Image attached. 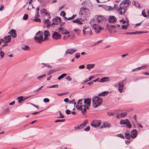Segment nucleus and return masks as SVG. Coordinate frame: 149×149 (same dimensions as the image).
<instances>
[{
	"mask_svg": "<svg viewBox=\"0 0 149 149\" xmlns=\"http://www.w3.org/2000/svg\"><path fill=\"white\" fill-rule=\"evenodd\" d=\"M83 99L79 100L77 102L76 108L77 109L81 110L82 113L84 115L86 111V109H88L89 107L91 105V98L84 99V104H82L81 101Z\"/></svg>",
	"mask_w": 149,
	"mask_h": 149,
	"instance_id": "f257e3e1",
	"label": "nucleus"
},
{
	"mask_svg": "<svg viewBox=\"0 0 149 149\" xmlns=\"http://www.w3.org/2000/svg\"><path fill=\"white\" fill-rule=\"evenodd\" d=\"M131 3L129 0H123L118 6L117 4H115L113 9L116 10L120 14L122 15L126 12L128 7Z\"/></svg>",
	"mask_w": 149,
	"mask_h": 149,
	"instance_id": "f03ea898",
	"label": "nucleus"
},
{
	"mask_svg": "<svg viewBox=\"0 0 149 149\" xmlns=\"http://www.w3.org/2000/svg\"><path fill=\"white\" fill-rule=\"evenodd\" d=\"M90 24L93 26V29L96 33H99L101 29H103V27H101L98 24H104L105 20L104 19H91L90 22Z\"/></svg>",
	"mask_w": 149,
	"mask_h": 149,
	"instance_id": "7ed1b4c3",
	"label": "nucleus"
},
{
	"mask_svg": "<svg viewBox=\"0 0 149 149\" xmlns=\"http://www.w3.org/2000/svg\"><path fill=\"white\" fill-rule=\"evenodd\" d=\"M44 22L45 24H46L47 27H49L52 24H60V25L61 26L65 23V22H62L61 19H52L51 21L49 20V19H45Z\"/></svg>",
	"mask_w": 149,
	"mask_h": 149,
	"instance_id": "20e7f679",
	"label": "nucleus"
},
{
	"mask_svg": "<svg viewBox=\"0 0 149 149\" xmlns=\"http://www.w3.org/2000/svg\"><path fill=\"white\" fill-rule=\"evenodd\" d=\"M93 106L94 108L97 107L102 103V98L98 96H95L92 98Z\"/></svg>",
	"mask_w": 149,
	"mask_h": 149,
	"instance_id": "39448f33",
	"label": "nucleus"
},
{
	"mask_svg": "<svg viewBox=\"0 0 149 149\" xmlns=\"http://www.w3.org/2000/svg\"><path fill=\"white\" fill-rule=\"evenodd\" d=\"M43 35L42 32L39 31L36 34L34 39L37 42L41 43L42 42L45 41L44 40V38L43 39Z\"/></svg>",
	"mask_w": 149,
	"mask_h": 149,
	"instance_id": "423d86ee",
	"label": "nucleus"
},
{
	"mask_svg": "<svg viewBox=\"0 0 149 149\" xmlns=\"http://www.w3.org/2000/svg\"><path fill=\"white\" fill-rule=\"evenodd\" d=\"M79 14L83 15L84 17H88L90 15L88 9L85 8H80Z\"/></svg>",
	"mask_w": 149,
	"mask_h": 149,
	"instance_id": "0eeeda50",
	"label": "nucleus"
},
{
	"mask_svg": "<svg viewBox=\"0 0 149 149\" xmlns=\"http://www.w3.org/2000/svg\"><path fill=\"white\" fill-rule=\"evenodd\" d=\"M83 32L84 36L86 34L89 36H91L92 35L91 29L88 26H84L83 27Z\"/></svg>",
	"mask_w": 149,
	"mask_h": 149,
	"instance_id": "6e6552de",
	"label": "nucleus"
},
{
	"mask_svg": "<svg viewBox=\"0 0 149 149\" xmlns=\"http://www.w3.org/2000/svg\"><path fill=\"white\" fill-rule=\"evenodd\" d=\"M101 125V123L100 121L97 120H93L91 123V125L95 128L99 127Z\"/></svg>",
	"mask_w": 149,
	"mask_h": 149,
	"instance_id": "1a4fd4ad",
	"label": "nucleus"
},
{
	"mask_svg": "<svg viewBox=\"0 0 149 149\" xmlns=\"http://www.w3.org/2000/svg\"><path fill=\"white\" fill-rule=\"evenodd\" d=\"M118 90L120 93L123 92L124 87V83L119 81L118 84Z\"/></svg>",
	"mask_w": 149,
	"mask_h": 149,
	"instance_id": "9d476101",
	"label": "nucleus"
},
{
	"mask_svg": "<svg viewBox=\"0 0 149 149\" xmlns=\"http://www.w3.org/2000/svg\"><path fill=\"white\" fill-rule=\"evenodd\" d=\"M137 135V132L136 130L134 129L130 132V137L133 139L135 138Z\"/></svg>",
	"mask_w": 149,
	"mask_h": 149,
	"instance_id": "9b49d317",
	"label": "nucleus"
},
{
	"mask_svg": "<svg viewBox=\"0 0 149 149\" xmlns=\"http://www.w3.org/2000/svg\"><path fill=\"white\" fill-rule=\"evenodd\" d=\"M58 31L61 34H66L69 33V32L67 31L66 29L63 28H59L58 29Z\"/></svg>",
	"mask_w": 149,
	"mask_h": 149,
	"instance_id": "f8f14e48",
	"label": "nucleus"
},
{
	"mask_svg": "<svg viewBox=\"0 0 149 149\" xmlns=\"http://www.w3.org/2000/svg\"><path fill=\"white\" fill-rule=\"evenodd\" d=\"M61 35L57 32H54L52 34V37L53 39L57 40L61 38Z\"/></svg>",
	"mask_w": 149,
	"mask_h": 149,
	"instance_id": "ddd939ff",
	"label": "nucleus"
},
{
	"mask_svg": "<svg viewBox=\"0 0 149 149\" xmlns=\"http://www.w3.org/2000/svg\"><path fill=\"white\" fill-rule=\"evenodd\" d=\"M77 50L76 49H67L65 52V54H72L74 52Z\"/></svg>",
	"mask_w": 149,
	"mask_h": 149,
	"instance_id": "4468645a",
	"label": "nucleus"
},
{
	"mask_svg": "<svg viewBox=\"0 0 149 149\" xmlns=\"http://www.w3.org/2000/svg\"><path fill=\"white\" fill-rule=\"evenodd\" d=\"M11 36L8 35L3 38V42L5 43H9L11 40Z\"/></svg>",
	"mask_w": 149,
	"mask_h": 149,
	"instance_id": "2eb2a0df",
	"label": "nucleus"
},
{
	"mask_svg": "<svg viewBox=\"0 0 149 149\" xmlns=\"http://www.w3.org/2000/svg\"><path fill=\"white\" fill-rule=\"evenodd\" d=\"M44 35H45L44 40L46 41L48 40L49 38L48 37L50 36L48 31L45 30L44 31Z\"/></svg>",
	"mask_w": 149,
	"mask_h": 149,
	"instance_id": "dca6fc26",
	"label": "nucleus"
},
{
	"mask_svg": "<svg viewBox=\"0 0 149 149\" xmlns=\"http://www.w3.org/2000/svg\"><path fill=\"white\" fill-rule=\"evenodd\" d=\"M11 35L13 38H15L16 37V33L15 32V30L13 29L11 30L8 33Z\"/></svg>",
	"mask_w": 149,
	"mask_h": 149,
	"instance_id": "f3484780",
	"label": "nucleus"
},
{
	"mask_svg": "<svg viewBox=\"0 0 149 149\" xmlns=\"http://www.w3.org/2000/svg\"><path fill=\"white\" fill-rule=\"evenodd\" d=\"M127 112H124L121 113H120L119 114H117L116 116L117 118H121L127 115Z\"/></svg>",
	"mask_w": 149,
	"mask_h": 149,
	"instance_id": "a211bd4d",
	"label": "nucleus"
},
{
	"mask_svg": "<svg viewBox=\"0 0 149 149\" xmlns=\"http://www.w3.org/2000/svg\"><path fill=\"white\" fill-rule=\"evenodd\" d=\"M129 120L128 119L121 120L120 121V123L121 125H126L129 123Z\"/></svg>",
	"mask_w": 149,
	"mask_h": 149,
	"instance_id": "6ab92c4d",
	"label": "nucleus"
},
{
	"mask_svg": "<svg viewBox=\"0 0 149 149\" xmlns=\"http://www.w3.org/2000/svg\"><path fill=\"white\" fill-rule=\"evenodd\" d=\"M31 96H29L28 97H27L26 98H25L24 99H23V96H20L19 97H18L17 98V100H18V102L19 103H21L22 101H24V100H25L26 99H27L28 98H29L31 97Z\"/></svg>",
	"mask_w": 149,
	"mask_h": 149,
	"instance_id": "aec40b11",
	"label": "nucleus"
},
{
	"mask_svg": "<svg viewBox=\"0 0 149 149\" xmlns=\"http://www.w3.org/2000/svg\"><path fill=\"white\" fill-rule=\"evenodd\" d=\"M109 77H105L99 80V82H104L107 81H109L108 80Z\"/></svg>",
	"mask_w": 149,
	"mask_h": 149,
	"instance_id": "412c9836",
	"label": "nucleus"
},
{
	"mask_svg": "<svg viewBox=\"0 0 149 149\" xmlns=\"http://www.w3.org/2000/svg\"><path fill=\"white\" fill-rule=\"evenodd\" d=\"M129 25V21H127L126 24H124L122 25V28L123 29L126 30L127 29Z\"/></svg>",
	"mask_w": 149,
	"mask_h": 149,
	"instance_id": "4be33fe9",
	"label": "nucleus"
},
{
	"mask_svg": "<svg viewBox=\"0 0 149 149\" xmlns=\"http://www.w3.org/2000/svg\"><path fill=\"white\" fill-rule=\"evenodd\" d=\"M87 120H85L82 124L79 125V126L80 128H82L85 127L87 125Z\"/></svg>",
	"mask_w": 149,
	"mask_h": 149,
	"instance_id": "5701e85b",
	"label": "nucleus"
},
{
	"mask_svg": "<svg viewBox=\"0 0 149 149\" xmlns=\"http://www.w3.org/2000/svg\"><path fill=\"white\" fill-rule=\"evenodd\" d=\"M109 92L108 91H104L100 93L99 94H98V96H104L107 95L108 94Z\"/></svg>",
	"mask_w": 149,
	"mask_h": 149,
	"instance_id": "b1692460",
	"label": "nucleus"
},
{
	"mask_svg": "<svg viewBox=\"0 0 149 149\" xmlns=\"http://www.w3.org/2000/svg\"><path fill=\"white\" fill-rule=\"evenodd\" d=\"M125 136L127 139H130V132L129 131L127 130L125 134Z\"/></svg>",
	"mask_w": 149,
	"mask_h": 149,
	"instance_id": "393cba45",
	"label": "nucleus"
},
{
	"mask_svg": "<svg viewBox=\"0 0 149 149\" xmlns=\"http://www.w3.org/2000/svg\"><path fill=\"white\" fill-rule=\"evenodd\" d=\"M73 23H77L78 24L81 25L83 24V23L79 20V19H74L72 21Z\"/></svg>",
	"mask_w": 149,
	"mask_h": 149,
	"instance_id": "a878e982",
	"label": "nucleus"
},
{
	"mask_svg": "<svg viewBox=\"0 0 149 149\" xmlns=\"http://www.w3.org/2000/svg\"><path fill=\"white\" fill-rule=\"evenodd\" d=\"M132 3L133 5L136 7H137L139 8H140V4L138 2L136 1H133Z\"/></svg>",
	"mask_w": 149,
	"mask_h": 149,
	"instance_id": "bb28decb",
	"label": "nucleus"
},
{
	"mask_svg": "<svg viewBox=\"0 0 149 149\" xmlns=\"http://www.w3.org/2000/svg\"><path fill=\"white\" fill-rule=\"evenodd\" d=\"M95 66V64H88L86 65V67L87 69H89L90 70V69L93 68Z\"/></svg>",
	"mask_w": 149,
	"mask_h": 149,
	"instance_id": "cd10ccee",
	"label": "nucleus"
},
{
	"mask_svg": "<svg viewBox=\"0 0 149 149\" xmlns=\"http://www.w3.org/2000/svg\"><path fill=\"white\" fill-rule=\"evenodd\" d=\"M21 48L24 50H30L29 47L27 45H24L21 47Z\"/></svg>",
	"mask_w": 149,
	"mask_h": 149,
	"instance_id": "c85d7f7f",
	"label": "nucleus"
},
{
	"mask_svg": "<svg viewBox=\"0 0 149 149\" xmlns=\"http://www.w3.org/2000/svg\"><path fill=\"white\" fill-rule=\"evenodd\" d=\"M67 75L66 73H63L61 75H60L59 77H58V80H60L61 79L63 78L65 76Z\"/></svg>",
	"mask_w": 149,
	"mask_h": 149,
	"instance_id": "c756f323",
	"label": "nucleus"
},
{
	"mask_svg": "<svg viewBox=\"0 0 149 149\" xmlns=\"http://www.w3.org/2000/svg\"><path fill=\"white\" fill-rule=\"evenodd\" d=\"M10 111V109L9 108H7L5 109H4L3 111V113H8Z\"/></svg>",
	"mask_w": 149,
	"mask_h": 149,
	"instance_id": "7c9ffc66",
	"label": "nucleus"
},
{
	"mask_svg": "<svg viewBox=\"0 0 149 149\" xmlns=\"http://www.w3.org/2000/svg\"><path fill=\"white\" fill-rule=\"evenodd\" d=\"M74 31L78 35H80L81 31L79 29H74Z\"/></svg>",
	"mask_w": 149,
	"mask_h": 149,
	"instance_id": "2f4dec72",
	"label": "nucleus"
},
{
	"mask_svg": "<svg viewBox=\"0 0 149 149\" xmlns=\"http://www.w3.org/2000/svg\"><path fill=\"white\" fill-rule=\"evenodd\" d=\"M96 17L97 19H106L107 17H105L103 15H97L95 16Z\"/></svg>",
	"mask_w": 149,
	"mask_h": 149,
	"instance_id": "473e14b6",
	"label": "nucleus"
},
{
	"mask_svg": "<svg viewBox=\"0 0 149 149\" xmlns=\"http://www.w3.org/2000/svg\"><path fill=\"white\" fill-rule=\"evenodd\" d=\"M148 32L147 31L146 32H142V31H136L134 32V34H141L143 33H147Z\"/></svg>",
	"mask_w": 149,
	"mask_h": 149,
	"instance_id": "72a5a7b5",
	"label": "nucleus"
},
{
	"mask_svg": "<svg viewBox=\"0 0 149 149\" xmlns=\"http://www.w3.org/2000/svg\"><path fill=\"white\" fill-rule=\"evenodd\" d=\"M108 20L110 23H114L117 21V19H108Z\"/></svg>",
	"mask_w": 149,
	"mask_h": 149,
	"instance_id": "f704fd0d",
	"label": "nucleus"
},
{
	"mask_svg": "<svg viewBox=\"0 0 149 149\" xmlns=\"http://www.w3.org/2000/svg\"><path fill=\"white\" fill-rule=\"evenodd\" d=\"M147 65H145L143 66H141V67H138V68H137L138 70H141L142 69H143L145 68H146L147 67Z\"/></svg>",
	"mask_w": 149,
	"mask_h": 149,
	"instance_id": "c9c22d12",
	"label": "nucleus"
},
{
	"mask_svg": "<svg viewBox=\"0 0 149 149\" xmlns=\"http://www.w3.org/2000/svg\"><path fill=\"white\" fill-rule=\"evenodd\" d=\"M58 87V85L56 84V85H53V86H47V88H57Z\"/></svg>",
	"mask_w": 149,
	"mask_h": 149,
	"instance_id": "e433bc0d",
	"label": "nucleus"
},
{
	"mask_svg": "<svg viewBox=\"0 0 149 149\" xmlns=\"http://www.w3.org/2000/svg\"><path fill=\"white\" fill-rule=\"evenodd\" d=\"M56 71V70H52L49 71L47 73L48 75L50 74L53 73Z\"/></svg>",
	"mask_w": 149,
	"mask_h": 149,
	"instance_id": "4c0bfd02",
	"label": "nucleus"
},
{
	"mask_svg": "<svg viewBox=\"0 0 149 149\" xmlns=\"http://www.w3.org/2000/svg\"><path fill=\"white\" fill-rule=\"evenodd\" d=\"M46 75L45 74H43L42 75L38 76L37 77V79L39 80L42 78L43 77H45Z\"/></svg>",
	"mask_w": 149,
	"mask_h": 149,
	"instance_id": "58836bf2",
	"label": "nucleus"
},
{
	"mask_svg": "<svg viewBox=\"0 0 149 149\" xmlns=\"http://www.w3.org/2000/svg\"><path fill=\"white\" fill-rule=\"evenodd\" d=\"M65 120V119H57L55 121V122L57 123L58 122H63Z\"/></svg>",
	"mask_w": 149,
	"mask_h": 149,
	"instance_id": "ea45409f",
	"label": "nucleus"
},
{
	"mask_svg": "<svg viewBox=\"0 0 149 149\" xmlns=\"http://www.w3.org/2000/svg\"><path fill=\"white\" fill-rule=\"evenodd\" d=\"M126 127L128 128H130L132 127V125L130 121H129V123L127 124L126 125Z\"/></svg>",
	"mask_w": 149,
	"mask_h": 149,
	"instance_id": "a19ab883",
	"label": "nucleus"
},
{
	"mask_svg": "<svg viewBox=\"0 0 149 149\" xmlns=\"http://www.w3.org/2000/svg\"><path fill=\"white\" fill-rule=\"evenodd\" d=\"M127 21H126L125 20V19H121L120 22H122L123 24H126L127 23Z\"/></svg>",
	"mask_w": 149,
	"mask_h": 149,
	"instance_id": "79ce46f5",
	"label": "nucleus"
},
{
	"mask_svg": "<svg viewBox=\"0 0 149 149\" xmlns=\"http://www.w3.org/2000/svg\"><path fill=\"white\" fill-rule=\"evenodd\" d=\"M80 56L79 53H77L75 54V57L77 58H78Z\"/></svg>",
	"mask_w": 149,
	"mask_h": 149,
	"instance_id": "37998d69",
	"label": "nucleus"
},
{
	"mask_svg": "<svg viewBox=\"0 0 149 149\" xmlns=\"http://www.w3.org/2000/svg\"><path fill=\"white\" fill-rule=\"evenodd\" d=\"M0 54L1 57L3 58L4 56V53L3 51L0 50Z\"/></svg>",
	"mask_w": 149,
	"mask_h": 149,
	"instance_id": "c03bdc74",
	"label": "nucleus"
},
{
	"mask_svg": "<svg viewBox=\"0 0 149 149\" xmlns=\"http://www.w3.org/2000/svg\"><path fill=\"white\" fill-rule=\"evenodd\" d=\"M43 86H42L40 87V88H39L38 89L35 90L34 91V93H36V91H37V92H38L40 91L41 88L43 87Z\"/></svg>",
	"mask_w": 149,
	"mask_h": 149,
	"instance_id": "a18cd8bd",
	"label": "nucleus"
},
{
	"mask_svg": "<svg viewBox=\"0 0 149 149\" xmlns=\"http://www.w3.org/2000/svg\"><path fill=\"white\" fill-rule=\"evenodd\" d=\"M142 15L145 17H146L147 16L146 14L145 13L144 10H143L142 11Z\"/></svg>",
	"mask_w": 149,
	"mask_h": 149,
	"instance_id": "49530a36",
	"label": "nucleus"
},
{
	"mask_svg": "<svg viewBox=\"0 0 149 149\" xmlns=\"http://www.w3.org/2000/svg\"><path fill=\"white\" fill-rule=\"evenodd\" d=\"M40 11L42 13H44L45 14L47 12V10L45 9L41 10Z\"/></svg>",
	"mask_w": 149,
	"mask_h": 149,
	"instance_id": "de8ad7c7",
	"label": "nucleus"
},
{
	"mask_svg": "<svg viewBox=\"0 0 149 149\" xmlns=\"http://www.w3.org/2000/svg\"><path fill=\"white\" fill-rule=\"evenodd\" d=\"M49 101V100L47 98H45L43 100V102H48Z\"/></svg>",
	"mask_w": 149,
	"mask_h": 149,
	"instance_id": "09e8293b",
	"label": "nucleus"
},
{
	"mask_svg": "<svg viewBox=\"0 0 149 149\" xmlns=\"http://www.w3.org/2000/svg\"><path fill=\"white\" fill-rule=\"evenodd\" d=\"M65 113L67 114H70L71 113V111L69 109H67L65 111Z\"/></svg>",
	"mask_w": 149,
	"mask_h": 149,
	"instance_id": "8fccbe9b",
	"label": "nucleus"
},
{
	"mask_svg": "<svg viewBox=\"0 0 149 149\" xmlns=\"http://www.w3.org/2000/svg\"><path fill=\"white\" fill-rule=\"evenodd\" d=\"M66 79L69 81H71L72 80V79L70 77L68 76H67L65 78Z\"/></svg>",
	"mask_w": 149,
	"mask_h": 149,
	"instance_id": "3c124183",
	"label": "nucleus"
},
{
	"mask_svg": "<svg viewBox=\"0 0 149 149\" xmlns=\"http://www.w3.org/2000/svg\"><path fill=\"white\" fill-rule=\"evenodd\" d=\"M68 93H62L59 94H57V95L59 96H61L63 95L67 94Z\"/></svg>",
	"mask_w": 149,
	"mask_h": 149,
	"instance_id": "603ef678",
	"label": "nucleus"
},
{
	"mask_svg": "<svg viewBox=\"0 0 149 149\" xmlns=\"http://www.w3.org/2000/svg\"><path fill=\"white\" fill-rule=\"evenodd\" d=\"M76 16V15H73L71 17H69L68 18H67L66 17H65V19H73V18H75Z\"/></svg>",
	"mask_w": 149,
	"mask_h": 149,
	"instance_id": "864d4df0",
	"label": "nucleus"
},
{
	"mask_svg": "<svg viewBox=\"0 0 149 149\" xmlns=\"http://www.w3.org/2000/svg\"><path fill=\"white\" fill-rule=\"evenodd\" d=\"M90 130V127L89 126H87L84 129V130L86 131H88Z\"/></svg>",
	"mask_w": 149,
	"mask_h": 149,
	"instance_id": "5fc2aeb1",
	"label": "nucleus"
},
{
	"mask_svg": "<svg viewBox=\"0 0 149 149\" xmlns=\"http://www.w3.org/2000/svg\"><path fill=\"white\" fill-rule=\"evenodd\" d=\"M106 7V9L109 11H111L112 9H113L110 6H107Z\"/></svg>",
	"mask_w": 149,
	"mask_h": 149,
	"instance_id": "6e6d98bb",
	"label": "nucleus"
},
{
	"mask_svg": "<svg viewBox=\"0 0 149 149\" xmlns=\"http://www.w3.org/2000/svg\"><path fill=\"white\" fill-rule=\"evenodd\" d=\"M65 13L64 11H62L60 13V15H63V17H65Z\"/></svg>",
	"mask_w": 149,
	"mask_h": 149,
	"instance_id": "4d7b16f0",
	"label": "nucleus"
},
{
	"mask_svg": "<svg viewBox=\"0 0 149 149\" xmlns=\"http://www.w3.org/2000/svg\"><path fill=\"white\" fill-rule=\"evenodd\" d=\"M38 13L36 12L35 16V19H38Z\"/></svg>",
	"mask_w": 149,
	"mask_h": 149,
	"instance_id": "13d9d810",
	"label": "nucleus"
},
{
	"mask_svg": "<svg viewBox=\"0 0 149 149\" xmlns=\"http://www.w3.org/2000/svg\"><path fill=\"white\" fill-rule=\"evenodd\" d=\"M33 21L35 22H41L40 19H33Z\"/></svg>",
	"mask_w": 149,
	"mask_h": 149,
	"instance_id": "bf43d9fd",
	"label": "nucleus"
},
{
	"mask_svg": "<svg viewBox=\"0 0 149 149\" xmlns=\"http://www.w3.org/2000/svg\"><path fill=\"white\" fill-rule=\"evenodd\" d=\"M117 136H119L121 138H124V136L122 134H118L117 135Z\"/></svg>",
	"mask_w": 149,
	"mask_h": 149,
	"instance_id": "052dcab7",
	"label": "nucleus"
},
{
	"mask_svg": "<svg viewBox=\"0 0 149 149\" xmlns=\"http://www.w3.org/2000/svg\"><path fill=\"white\" fill-rule=\"evenodd\" d=\"M28 17V14H25L23 17V19H27Z\"/></svg>",
	"mask_w": 149,
	"mask_h": 149,
	"instance_id": "680f3d73",
	"label": "nucleus"
},
{
	"mask_svg": "<svg viewBox=\"0 0 149 149\" xmlns=\"http://www.w3.org/2000/svg\"><path fill=\"white\" fill-rule=\"evenodd\" d=\"M46 16L47 17V18L48 19L50 18V14L48 13L47 12L45 14Z\"/></svg>",
	"mask_w": 149,
	"mask_h": 149,
	"instance_id": "e2e57ef3",
	"label": "nucleus"
},
{
	"mask_svg": "<svg viewBox=\"0 0 149 149\" xmlns=\"http://www.w3.org/2000/svg\"><path fill=\"white\" fill-rule=\"evenodd\" d=\"M94 78V76H90V77L88 79H87V80H88V81L91 80L93 78Z\"/></svg>",
	"mask_w": 149,
	"mask_h": 149,
	"instance_id": "0e129e2a",
	"label": "nucleus"
},
{
	"mask_svg": "<svg viewBox=\"0 0 149 149\" xmlns=\"http://www.w3.org/2000/svg\"><path fill=\"white\" fill-rule=\"evenodd\" d=\"M59 112L60 113V116L59 117H58L61 118H64L63 115L61 113V112L59 111Z\"/></svg>",
	"mask_w": 149,
	"mask_h": 149,
	"instance_id": "69168bd1",
	"label": "nucleus"
},
{
	"mask_svg": "<svg viewBox=\"0 0 149 149\" xmlns=\"http://www.w3.org/2000/svg\"><path fill=\"white\" fill-rule=\"evenodd\" d=\"M85 68V66L84 65H80L79 67V69H83Z\"/></svg>",
	"mask_w": 149,
	"mask_h": 149,
	"instance_id": "338daca9",
	"label": "nucleus"
},
{
	"mask_svg": "<svg viewBox=\"0 0 149 149\" xmlns=\"http://www.w3.org/2000/svg\"><path fill=\"white\" fill-rule=\"evenodd\" d=\"M108 19H116V18L113 16H110Z\"/></svg>",
	"mask_w": 149,
	"mask_h": 149,
	"instance_id": "774afa93",
	"label": "nucleus"
}]
</instances>
